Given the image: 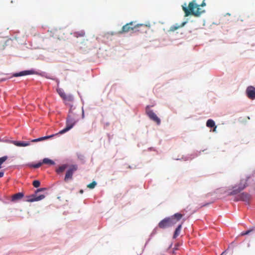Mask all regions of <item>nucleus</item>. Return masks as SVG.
Here are the masks:
<instances>
[{
    "label": "nucleus",
    "mask_w": 255,
    "mask_h": 255,
    "mask_svg": "<svg viewBox=\"0 0 255 255\" xmlns=\"http://www.w3.org/2000/svg\"><path fill=\"white\" fill-rule=\"evenodd\" d=\"M57 92L59 96L65 101L71 102L73 100V97L71 95H67L64 90L59 88L57 89Z\"/></svg>",
    "instance_id": "8"
},
{
    "label": "nucleus",
    "mask_w": 255,
    "mask_h": 255,
    "mask_svg": "<svg viewBox=\"0 0 255 255\" xmlns=\"http://www.w3.org/2000/svg\"><path fill=\"white\" fill-rule=\"evenodd\" d=\"M7 159V156H4L0 157V166H1L2 164Z\"/></svg>",
    "instance_id": "25"
},
{
    "label": "nucleus",
    "mask_w": 255,
    "mask_h": 255,
    "mask_svg": "<svg viewBox=\"0 0 255 255\" xmlns=\"http://www.w3.org/2000/svg\"><path fill=\"white\" fill-rule=\"evenodd\" d=\"M26 198V201L29 202H33L43 199L45 198V195H41L39 196H36L35 194H32L30 196H27Z\"/></svg>",
    "instance_id": "10"
},
{
    "label": "nucleus",
    "mask_w": 255,
    "mask_h": 255,
    "mask_svg": "<svg viewBox=\"0 0 255 255\" xmlns=\"http://www.w3.org/2000/svg\"><path fill=\"white\" fill-rule=\"evenodd\" d=\"M32 185L34 187L37 188L40 186V182L38 180H34L33 181Z\"/></svg>",
    "instance_id": "24"
},
{
    "label": "nucleus",
    "mask_w": 255,
    "mask_h": 255,
    "mask_svg": "<svg viewBox=\"0 0 255 255\" xmlns=\"http://www.w3.org/2000/svg\"><path fill=\"white\" fill-rule=\"evenodd\" d=\"M35 72L33 70H26L20 72L19 73H16L13 74V76L14 77H18V76H23L27 75H31L34 74Z\"/></svg>",
    "instance_id": "13"
},
{
    "label": "nucleus",
    "mask_w": 255,
    "mask_h": 255,
    "mask_svg": "<svg viewBox=\"0 0 255 255\" xmlns=\"http://www.w3.org/2000/svg\"><path fill=\"white\" fill-rule=\"evenodd\" d=\"M249 179V177H247L245 178L241 179L239 184L233 187V191L229 193L228 195H236L244 190L248 186V182Z\"/></svg>",
    "instance_id": "3"
},
{
    "label": "nucleus",
    "mask_w": 255,
    "mask_h": 255,
    "mask_svg": "<svg viewBox=\"0 0 255 255\" xmlns=\"http://www.w3.org/2000/svg\"><path fill=\"white\" fill-rule=\"evenodd\" d=\"M183 215L180 213H176L173 216L168 217L171 226L175 225L182 218Z\"/></svg>",
    "instance_id": "7"
},
{
    "label": "nucleus",
    "mask_w": 255,
    "mask_h": 255,
    "mask_svg": "<svg viewBox=\"0 0 255 255\" xmlns=\"http://www.w3.org/2000/svg\"><path fill=\"white\" fill-rule=\"evenodd\" d=\"M206 3L203 0L201 4H198L196 0H193L190 2L188 7L182 6V9L185 13V16L187 17L190 15H192L196 17L200 16L201 14L204 11L202 10L200 6H205Z\"/></svg>",
    "instance_id": "2"
},
{
    "label": "nucleus",
    "mask_w": 255,
    "mask_h": 255,
    "mask_svg": "<svg viewBox=\"0 0 255 255\" xmlns=\"http://www.w3.org/2000/svg\"><path fill=\"white\" fill-rule=\"evenodd\" d=\"M83 191L82 190H81L80 191V193H83Z\"/></svg>",
    "instance_id": "32"
},
{
    "label": "nucleus",
    "mask_w": 255,
    "mask_h": 255,
    "mask_svg": "<svg viewBox=\"0 0 255 255\" xmlns=\"http://www.w3.org/2000/svg\"><path fill=\"white\" fill-rule=\"evenodd\" d=\"M12 143L17 146H27L30 144L29 142L13 141Z\"/></svg>",
    "instance_id": "15"
},
{
    "label": "nucleus",
    "mask_w": 255,
    "mask_h": 255,
    "mask_svg": "<svg viewBox=\"0 0 255 255\" xmlns=\"http://www.w3.org/2000/svg\"><path fill=\"white\" fill-rule=\"evenodd\" d=\"M42 164H43L42 162H39L37 164H32V165H30V166L32 167L35 168H39V167H40Z\"/></svg>",
    "instance_id": "26"
},
{
    "label": "nucleus",
    "mask_w": 255,
    "mask_h": 255,
    "mask_svg": "<svg viewBox=\"0 0 255 255\" xmlns=\"http://www.w3.org/2000/svg\"><path fill=\"white\" fill-rule=\"evenodd\" d=\"M78 169L77 165H72L70 168L67 170L64 178V180L67 181L69 179H72L73 173L76 171Z\"/></svg>",
    "instance_id": "6"
},
{
    "label": "nucleus",
    "mask_w": 255,
    "mask_h": 255,
    "mask_svg": "<svg viewBox=\"0 0 255 255\" xmlns=\"http://www.w3.org/2000/svg\"><path fill=\"white\" fill-rule=\"evenodd\" d=\"M185 23H186V22H184L180 25H178L177 26H172L170 27V30L174 31L177 30V29H178L179 28L183 27L185 25Z\"/></svg>",
    "instance_id": "22"
},
{
    "label": "nucleus",
    "mask_w": 255,
    "mask_h": 255,
    "mask_svg": "<svg viewBox=\"0 0 255 255\" xmlns=\"http://www.w3.org/2000/svg\"><path fill=\"white\" fill-rule=\"evenodd\" d=\"M159 228L165 229L171 227L168 218H165L161 220L158 224Z\"/></svg>",
    "instance_id": "12"
},
{
    "label": "nucleus",
    "mask_w": 255,
    "mask_h": 255,
    "mask_svg": "<svg viewBox=\"0 0 255 255\" xmlns=\"http://www.w3.org/2000/svg\"><path fill=\"white\" fill-rule=\"evenodd\" d=\"M58 134L59 133H57L55 134V135H57V134ZM54 135H55V134H52L51 135L45 136L41 137H40V138H38L34 139H33L32 140V142H37V141H42V140H43L47 139L50 138L51 137H52Z\"/></svg>",
    "instance_id": "17"
},
{
    "label": "nucleus",
    "mask_w": 255,
    "mask_h": 255,
    "mask_svg": "<svg viewBox=\"0 0 255 255\" xmlns=\"http://www.w3.org/2000/svg\"><path fill=\"white\" fill-rule=\"evenodd\" d=\"M81 115L82 118L83 119L84 118L83 109H81L79 107H73L72 106L66 119V126L58 133L63 134L71 129L80 120Z\"/></svg>",
    "instance_id": "1"
},
{
    "label": "nucleus",
    "mask_w": 255,
    "mask_h": 255,
    "mask_svg": "<svg viewBox=\"0 0 255 255\" xmlns=\"http://www.w3.org/2000/svg\"><path fill=\"white\" fill-rule=\"evenodd\" d=\"M248 97L252 100L255 99V88L253 86H249L246 90Z\"/></svg>",
    "instance_id": "11"
},
{
    "label": "nucleus",
    "mask_w": 255,
    "mask_h": 255,
    "mask_svg": "<svg viewBox=\"0 0 255 255\" xmlns=\"http://www.w3.org/2000/svg\"><path fill=\"white\" fill-rule=\"evenodd\" d=\"M4 175V172L1 171L0 172V178L2 177Z\"/></svg>",
    "instance_id": "29"
},
{
    "label": "nucleus",
    "mask_w": 255,
    "mask_h": 255,
    "mask_svg": "<svg viewBox=\"0 0 255 255\" xmlns=\"http://www.w3.org/2000/svg\"><path fill=\"white\" fill-rule=\"evenodd\" d=\"M43 164H46L48 165H54L55 162L51 159L47 158H44L42 160Z\"/></svg>",
    "instance_id": "19"
},
{
    "label": "nucleus",
    "mask_w": 255,
    "mask_h": 255,
    "mask_svg": "<svg viewBox=\"0 0 255 255\" xmlns=\"http://www.w3.org/2000/svg\"><path fill=\"white\" fill-rule=\"evenodd\" d=\"M146 113L150 120L156 123L158 125L160 124V119L152 110L146 111Z\"/></svg>",
    "instance_id": "9"
},
{
    "label": "nucleus",
    "mask_w": 255,
    "mask_h": 255,
    "mask_svg": "<svg viewBox=\"0 0 255 255\" xmlns=\"http://www.w3.org/2000/svg\"><path fill=\"white\" fill-rule=\"evenodd\" d=\"M67 165L66 164H64L62 166H60L58 168L56 169V172L57 173L59 174L62 173L64 171V170L66 168Z\"/></svg>",
    "instance_id": "21"
},
{
    "label": "nucleus",
    "mask_w": 255,
    "mask_h": 255,
    "mask_svg": "<svg viewBox=\"0 0 255 255\" xmlns=\"http://www.w3.org/2000/svg\"><path fill=\"white\" fill-rule=\"evenodd\" d=\"M182 223L181 224L179 225L175 229V231L173 236V239H176L179 235L182 228Z\"/></svg>",
    "instance_id": "16"
},
{
    "label": "nucleus",
    "mask_w": 255,
    "mask_h": 255,
    "mask_svg": "<svg viewBox=\"0 0 255 255\" xmlns=\"http://www.w3.org/2000/svg\"><path fill=\"white\" fill-rule=\"evenodd\" d=\"M210 203H207V204H205V205H202V207L206 206H207V205H208L210 204Z\"/></svg>",
    "instance_id": "31"
},
{
    "label": "nucleus",
    "mask_w": 255,
    "mask_h": 255,
    "mask_svg": "<svg viewBox=\"0 0 255 255\" xmlns=\"http://www.w3.org/2000/svg\"><path fill=\"white\" fill-rule=\"evenodd\" d=\"M73 35L77 38L84 37L85 35V32L84 30H81L74 32Z\"/></svg>",
    "instance_id": "18"
},
{
    "label": "nucleus",
    "mask_w": 255,
    "mask_h": 255,
    "mask_svg": "<svg viewBox=\"0 0 255 255\" xmlns=\"http://www.w3.org/2000/svg\"><path fill=\"white\" fill-rule=\"evenodd\" d=\"M97 185V183L96 181H93L92 183L89 184L87 185V187L90 189H93L95 188L96 185Z\"/></svg>",
    "instance_id": "23"
},
{
    "label": "nucleus",
    "mask_w": 255,
    "mask_h": 255,
    "mask_svg": "<svg viewBox=\"0 0 255 255\" xmlns=\"http://www.w3.org/2000/svg\"><path fill=\"white\" fill-rule=\"evenodd\" d=\"M24 196V194L21 192H19L14 194L12 196L11 201L15 202L21 199Z\"/></svg>",
    "instance_id": "14"
},
{
    "label": "nucleus",
    "mask_w": 255,
    "mask_h": 255,
    "mask_svg": "<svg viewBox=\"0 0 255 255\" xmlns=\"http://www.w3.org/2000/svg\"><path fill=\"white\" fill-rule=\"evenodd\" d=\"M253 231V230L251 229V230H248L246 232H242L241 233V235L242 236H244V235H248L250 233H251V232H252Z\"/></svg>",
    "instance_id": "27"
},
{
    "label": "nucleus",
    "mask_w": 255,
    "mask_h": 255,
    "mask_svg": "<svg viewBox=\"0 0 255 255\" xmlns=\"http://www.w3.org/2000/svg\"><path fill=\"white\" fill-rule=\"evenodd\" d=\"M213 128H214V129H213V131L214 132H215V131H216V130L217 126H215V127H214Z\"/></svg>",
    "instance_id": "30"
},
{
    "label": "nucleus",
    "mask_w": 255,
    "mask_h": 255,
    "mask_svg": "<svg viewBox=\"0 0 255 255\" xmlns=\"http://www.w3.org/2000/svg\"><path fill=\"white\" fill-rule=\"evenodd\" d=\"M133 22H130L129 23L126 24V25H125L123 26L122 30L121 31H120L119 33H122L128 32L131 30H134L136 27H147V25H144L143 24H138L135 25L134 26H133Z\"/></svg>",
    "instance_id": "4"
},
{
    "label": "nucleus",
    "mask_w": 255,
    "mask_h": 255,
    "mask_svg": "<svg viewBox=\"0 0 255 255\" xmlns=\"http://www.w3.org/2000/svg\"><path fill=\"white\" fill-rule=\"evenodd\" d=\"M251 199V195L250 194L246 192H243L236 197L234 201H242L247 204H249Z\"/></svg>",
    "instance_id": "5"
},
{
    "label": "nucleus",
    "mask_w": 255,
    "mask_h": 255,
    "mask_svg": "<svg viewBox=\"0 0 255 255\" xmlns=\"http://www.w3.org/2000/svg\"><path fill=\"white\" fill-rule=\"evenodd\" d=\"M45 189H45V188H41L38 189H37V190L36 191L35 193H38V192H40V191H44V190H45Z\"/></svg>",
    "instance_id": "28"
},
{
    "label": "nucleus",
    "mask_w": 255,
    "mask_h": 255,
    "mask_svg": "<svg viewBox=\"0 0 255 255\" xmlns=\"http://www.w3.org/2000/svg\"><path fill=\"white\" fill-rule=\"evenodd\" d=\"M215 122L212 120L209 119L207 121L206 123V126L208 128H213L214 127H215Z\"/></svg>",
    "instance_id": "20"
},
{
    "label": "nucleus",
    "mask_w": 255,
    "mask_h": 255,
    "mask_svg": "<svg viewBox=\"0 0 255 255\" xmlns=\"http://www.w3.org/2000/svg\"><path fill=\"white\" fill-rule=\"evenodd\" d=\"M1 168V166H0V168Z\"/></svg>",
    "instance_id": "33"
}]
</instances>
